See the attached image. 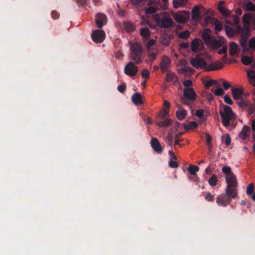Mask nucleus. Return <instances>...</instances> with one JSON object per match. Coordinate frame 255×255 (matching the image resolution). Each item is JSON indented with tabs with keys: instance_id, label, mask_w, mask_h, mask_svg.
Wrapping results in <instances>:
<instances>
[{
	"instance_id": "obj_55",
	"label": "nucleus",
	"mask_w": 255,
	"mask_h": 255,
	"mask_svg": "<svg viewBox=\"0 0 255 255\" xmlns=\"http://www.w3.org/2000/svg\"><path fill=\"white\" fill-rule=\"evenodd\" d=\"M149 75V72L148 70L144 69L141 71V76L143 78L147 79Z\"/></svg>"
},
{
	"instance_id": "obj_31",
	"label": "nucleus",
	"mask_w": 255,
	"mask_h": 255,
	"mask_svg": "<svg viewBox=\"0 0 255 255\" xmlns=\"http://www.w3.org/2000/svg\"><path fill=\"white\" fill-rule=\"evenodd\" d=\"M248 76L250 84L255 86V72L253 70L248 71Z\"/></svg>"
},
{
	"instance_id": "obj_25",
	"label": "nucleus",
	"mask_w": 255,
	"mask_h": 255,
	"mask_svg": "<svg viewBox=\"0 0 255 255\" xmlns=\"http://www.w3.org/2000/svg\"><path fill=\"white\" fill-rule=\"evenodd\" d=\"M188 1V0H173L172 3L175 8H178L185 6Z\"/></svg>"
},
{
	"instance_id": "obj_34",
	"label": "nucleus",
	"mask_w": 255,
	"mask_h": 255,
	"mask_svg": "<svg viewBox=\"0 0 255 255\" xmlns=\"http://www.w3.org/2000/svg\"><path fill=\"white\" fill-rule=\"evenodd\" d=\"M172 121L169 119H166L162 122H158L157 125L159 127H167L171 125Z\"/></svg>"
},
{
	"instance_id": "obj_24",
	"label": "nucleus",
	"mask_w": 255,
	"mask_h": 255,
	"mask_svg": "<svg viewBox=\"0 0 255 255\" xmlns=\"http://www.w3.org/2000/svg\"><path fill=\"white\" fill-rule=\"evenodd\" d=\"M243 91L241 89L234 88L232 89V94L235 100L240 99L243 95Z\"/></svg>"
},
{
	"instance_id": "obj_46",
	"label": "nucleus",
	"mask_w": 255,
	"mask_h": 255,
	"mask_svg": "<svg viewBox=\"0 0 255 255\" xmlns=\"http://www.w3.org/2000/svg\"><path fill=\"white\" fill-rule=\"evenodd\" d=\"M168 115V111L167 110L163 109L159 113L158 116L161 119H164Z\"/></svg>"
},
{
	"instance_id": "obj_36",
	"label": "nucleus",
	"mask_w": 255,
	"mask_h": 255,
	"mask_svg": "<svg viewBox=\"0 0 255 255\" xmlns=\"http://www.w3.org/2000/svg\"><path fill=\"white\" fill-rule=\"evenodd\" d=\"M217 182L218 178L217 175L215 174H213L208 180V183L211 186H215L216 185Z\"/></svg>"
},
{
	"instance_id": "obj_38",
	"label": "nucleus",
	"mask_w": 255,
	"mask_h": 255,
	"mask_svg": "<svg viewBox=\"0 0 255 255\" xmlns=\"http://www.w3.org/2000/svg\"><path fill=\"white\" fill-rule=\"evenodd\" d=\"M158 51L156 49H153V51H152V50L149 51L148 57L150 59V60L151 61H154L155 59V57L158 55Z\"/></svg>"
},
{
	"instance_id": "obj_12",
	"label": "nucleus",
	"mask_w": 255,
	"mask_h": 255,
	"mask_svg": "<svg viewBox=\"0 0 255 255\" xmlns=\"http://www.w3.org/2000/svg\"><path fill=\"white\" fill-rule=\"evenodd\" d=\"M216 203L218 206L226 207L231 203V200L226 195L221 194L217 197Z\"/></svg>"
},
{
	"instance_id": "obj_61",
	"label": "nucleus",
	"mask_w": 255,
	"mask_h": 255,
	"mask_svg": "<svg viewBox=\"0 0 255 255\" xmlns=\"http://www.w3.org/2000/svg\"><path fill=\"white\" fill-rule=\"evenodd\" d=\"M51 16L53 19H56L59 17V14L57 11L53 10L51 12Z\"/></svg>"
},
{
	"instance_id": "obj_15",
	"label": "nucleus",
	"mask_w": 255,
	"mask_h": 255,
	"mask_svg": "<svg viewBox=\"0 0 255 255\" xmlns=\"http://www.w3.org/2000/svg\"><path fill=\"white\" fill-rule=\"evenodd\" d=\"M225 193L230 200L232 199H235L238 197V190L237 189V187H226Z\"/></svg>"
},
{
	"instance_id": "obj_52",
	"label": "nucleus",
	"mask_w": 255,
	"mask_h": 255,
	"mask_svg": "<svg viewBox=\"0 0 255 255\" xmlns=\"http://www.w3.org/2000/svg\"><path fill=\"white\" fill-rule=\"evenodd\" d=\"M224 39H221L219 40H215L213 42V45L215 47H220L221 45L224 43Z\"/></svg>"
},
{
	"instance_id": "obj_23",
	"label": "nucleus",
	"mask_w": 255,
	"mask_h": 255,
	"mask_svg": "<svg viewBox=\"0 0 255 255\" xmlns=\"http://www.w3.org/2000/svg\"><path fill=\"white\" fill-rule=\"evenodd\" d=\"M251 129L249 126H244L241 131L240 132L239 137L242 139H246L250 135Z\"/></svg>"
},
{
	"instance_id": "obj_64",
	"label": "nucleus",
	"mask_w": 255,
	"mask_h": 255,
	"mask_svg": "<svg viewBox=\"0 0 255 255\" xmlns=\"http://www.w3.org/2000/svg\"><path fill=\"white\" fill-rule=\"evenodd\" d=\"M163 106L164 108V110H167L168 111L170 107V104L168 101H164L163 103Z\"/></svg>"
},
{
	"instance_id": "obj_57",
	"label": "nucleus",
	"mask_w": 255,
	"mask_h": 255,
	"mask_svg": "<svg viewBox=\"0 0 255 255\" xmlns=\"http://www.w3.org/2000/svg\"><path fill=\"white\" fill-rule=\"evenodd\" d=\"M224 101L227 104L229 105H232L233 104V101L231 98L228 95H225L224 97Z\"/></svg>"
},
{
	"instance_id": "obj_17",
	"label": "nucleus",
	"mask_w": 255,
	"mask_h": 255,
	"mask_svg": "<svg viewBox=\"0 0 255 255\" xmlns=\"http://www.w3.org/2000/svg\"><path fill=\"white\" fill-rule=\"evenodd\" d=\"M184 96L190 101H194L196 99V94L193 88H186L184 89Z\"/></svg>"
},
{
	"instance_id": "obj_2",
	"label": "nucleus",
	"mask_w": 255,
	"mask_h": 255,
	"mask_svg": "<svg viewBox=\"0 0 255 255\" xmlns=\"http://www.w3.org/2000/svg\"><path fill=\"white\" fill-rule=\"evenodd\" d=\"M153 18L157 24L163 28H168L172 26L173 20L166 13L153 15Z\"/></svg>"
},
{
	"instance_id": "obj_47",
	"label": "nucleus",
	"mask_w": 255,
	"mask_h": 255,
	"mask_svg": "<svg viewBox=\"0 0 255 255\" xmlns=\"http://www.w3.org/2000/svg\"><path fill=\"white\" fill-rule=\"evenodd\" d=\"M190 35V32L187 31H184L179 34V37L182 39H185L188 38Z\"/></svg>"
},
{
	"instance_id": "obj_40",
	"label": "nucleus",
	"mask_w": 255,
	"mask_h": 255,
	"mask_svg": "<svg viewBox=\"0 0 255 255\" xmlns=\"http://www.w3.org/2000/svg\"><path fill=\"white\" fill-rule=\"evenodd\" d=\"M155 41L153 39H150L146 44V46L148 51L153 50L152 47L154 46Z\"/></svg>"
},
{
	"instance_id": "obj_59",
	"label": "nucleus",
	"mask_w": 255,
	"mask_h": 255,
	"mask_svg": "<svg viewBox=\"0 0 255 255\" xmlns=\"http://www.w3.org/2000/svg\"><path fill=\"white\" fill-rule=\"evenodd\" d=\"M218 52L219 54H224L226 55H227V47L226 46H223L222 48L220 49Z\"/></svg>"
},
{
	"instance_id": "obj_48",
	"label": "nucleus",
	"mask_w": 255,
	"mask_h": 255,
	"mask_svg": "<svg viewBox=\"0 0 255 255\" xmlns=\"http://www.w3.org/2000/svg\"><path fill=\"white\" fill-rule=\"evenodd\" d=\"M125 27L127 31L130 32L134 29V25L130 22H127L125 24Z\"/></svg>"
},
{
	"instance_id": "obj_50",
	"label": "nucleus",
	"mask_w": 255,
	"mask_h": 255,
	"mask_svg": "<svg viewBox=\"0 0 255 255\" xmlns=\"http://www.w3.org/2000/svg\"><path fill=\"white\" fill-rule=\"evenodd\" d=\"M214 196L210 192H207L205 195V199L208 202H211L213 201Z\"/></svg>"
},
{
	"instance_id": "obj_43",
	"label": "nucleus",
	"mask_w": 255,
	"mask_h": 255,
	"mask_svg": "<svg viewBox=\"0 0 255 255\" xmlns=\"http://www.w3.org/2000/svg\"><path fill=\"white\" fill-rule=\"evenodd\" d=\"M245 8L248 10H255V5L251 2H247L245 5Z\"/></svg>"
},
{
	"instance_id": "obj_42",
	"label": "nucleus",
	"mask_w": 255,
	"mask_h": 255,
	"mask_svg": "<svg viewBox=\"0 0 255 255\" xmlns=\"http://www.w3.org/2000/svg\"><path fill=\"white\" fill-rule=\"evenodd\" d=\"M254 185L253 183L250 184L247 187L246 193L250 196L254 193Z\"/></svg>"
},
{
	"instance_id": "obj_44",
	"label": "nucleus",
	"mask_w": 255,
	"mask_h": 255,
	"mask_svg": "<svg viewBox=\"0 0 255 255\" xmlns=\"http://www.w3.org/2000/svg\"><path fill=\"white\" fill-rule=\"evenodd\" d=\"M212 92H213L216 96H221L224 94L223 90L221 88H218L215 90H212Z\"/></svg>"
},
{
	"instance_id": "obj_26",
	"label": "nucleus",
	"mask_w": 255,
	"mask_h": 255,
	"mask_svg": "<svg viewBox=\"0 0 255 255\" xmlns=\"http://www.w3.org/2000/svg\"><path fill=\"white\" fill-rule=\"evenodd\" d=\"M202 45L198 39H195L191 43V49L194 52H197L201 49Z\"/></svg>"
},
{
	"instance_id": "obj_5",
	"label": "nucleus",
	"mask_w": 255,
	"mask_h": 255,
	"mask_svg": "<svg viewBox=\"0 0 255 255\" xmlns=\"http://www.w3.org/2000/svg\"><path fill=\"white\" fill-rule=\"evenodd\" d=\"M106 34L103 30H95L91 34L92 40L96 43H102L105 39Z\"/></svg>"
},
{
	"instance_id": "obj_33",
	"label": "nucleus",
	"mask_w": 255,
	"mask_h": 255,
	"mask_svg": "<svg viewBox=\"0 0 255 255\" xmlns=\"http://www.w3.org/2000/svg\"><path fill=\"white\" fill-rule=\"evenodd\" d=\"M140 34L143 39H147L149 37L150 32L147 28H143L140 29Z\"/></svg>"
},
{
	"instance_id": "obj_32",
	"label": "nucleus",
	"mask_w": 255,
	"mask_h": 255,
	"mask_svg": "<svg viewBox=\"0 0 255 255\" xmlns=\"http://www.w3.org/2000/svg\"><path fill=\"white\" fill-rule=\"evenodd\" d=\"M183 127L185 129H195L198 127L197 123L195 121L184 124Z\"/></svg>"
},
{
	"instance_id": "obj_16",
	"label": "nucleus",
	"mask_w": 255,
	"mask_h": 255,
	"mask_svg": "<svg viewBox=\"0 0 255 255\" xmlns=\"http://www.w3.org/2000/svg\"><path fill=\"white\" fill-rule=\"evenodd\" d=\"M226 181L227 184V187H237L238 183L237 177L234 174L226 177Z\"/></svg>"
},
{
	"instance_id": "obj_35",
	"label": "nucleus",
	"mask_w": 255,
	"mask_h": 255,
	"mask_svg": "<svg viewBox=\"0 0 255 255\" xmlns=\"http://www.w3.org/2000/svg\"><path fill=\"white\" fill-rule=\"evenodd\" d=\"M199 170V168L198 166L193 165H189L188 168L189 172L193 175H195L196 174V172H198Z\"/></svg>"
},
{
	"instance_id": "obj_58",
	"label": "nucleus",
	"mask_w": 255,
	"mask_h": 255,
	"mask_svg": "<svg viewBox=\"0 0 255 255\" xmlns=\"http://www.w3.org/2000/svg\"><path fill=\"white\" fill-rule=\"evenodd\" d=\"M126 89V85L125 83L120 85L118 87V90L121 93H124Z\"/></svg>"
},
{
	"instance_id": "obj_39",
	"label": "nucleus",
	"mask_w": 255,
	"mask_h": 255,
	"mask_svg": "<svg viewBox=\"0 0 255 255\" xmlns=\"http://www.w3.org/2000/svg\"><path fill=\"white\" fill-rule=\"evenodd\" d=\"M223 173L226 175V177L231 175L234 174L231 171V168L229 166H224L222 168Z\"/></svg>"
},
{
	"instance_id": "obj_30",
	"label": "nucleus",
	"mask_w": 255,
	"mask_h": 255,
	"mask_svg": "<svg viewBox=\"0 0 255 255\" xmlns=\"http://www.w3.org/2000/svg\"><path fill=\"white\" fill-rule=\"evenodd\" d=\"M166 79L168 82H175L177 81V78L174 73L168 71L166 75Z\"/></svg>"
},
{
	"instance_id": "obj_7",
	"label": "nucleus",
	"mask_w": 255,
	"mask_h": 255,
	"mask_svg": "<svg viewBox=\"0 0 255 255\" xmlns=\"http://www.w3.org/2000/svg\"><path fill=\"white\" fill-rule=\"evenodd\" d=\"M173 16L178 23H184L189 19V13L186 11H182L174 13Z\"/></svg>"
},
{
	"instance_id": "obj_19",
	"label": "nucleus",
	"mask_w": 255,
	"mask_h": 255,
	"mask_svg": "<svg viewBox=\"0 0 255 255\" xmlns=\"http://www.w3.org/2000/svg\"><path fill=\"white\" fill-rule=\"evenodd\" d=\"M225 2L223 0H220L218 5V9L221 13V14L225 16H229L231 13L232 11L229 9L226 8L224 5Z\"/></svg>"
},
{
	"instance_id": "obj_3",
	"label": "nucleus",
	"mask_w": 255,
	"mask_h": 255,
	"mask_svg": "<svg viewBox=\"0 0 255 255\" xmlns=\"http://www.w3.org/2000/svg\"><path fill=\"white\" fill-rule=\"evenodd\" d=\"M220 113L222 123L225 127L229 126L230 121L235 119V114L229 106H224L223 111H221Z\"/></svg>"
},
{
	"instance_id": "obj_27",
	"label": "nucleus",
	"mask_w": 255,
	"mask_h": 255,
	"mask_svg": "<svg viewBox=\"0 0 255 255\" xmlns=\"http://www.w3.org/2000/svg\"><path fill=\"white\" fill-rule=\"evenodd\" d=\"M252 16L250 14H244L243 16V21L244 24V26L246 27L247 30H249V24L250 23Z\"/></svg>"
},
{
	"instance_id": "obj_45",
	"label": "nucleus",
	"mask_w": 255,
	"mask_h": 255,
	"mask_svg": "<svg viewBox=\"0 0 255 255\" xmlns=\"http://www.w3.org/2000/svg\"><path fill=\"white\" fill-rule=\"evenodd\" d=\"M222 138L223 140H224V142L227 145L230 144L231 138L229 134H226L225 136H223Z\"/></svg>"
},
{
	"instance_id": "obj_13",
	"label": "nucleus",
	"mask_w": 255,
	"mask_h": 255,
	"mask_svg": "<svg viewBox=\"0 0 255 255\" xmlns=\"http://www.w3.org/2000/svg\"><path fill=\"white\" fill-rule=\"evenodd\" d=\"M231 26V25H226L225 26L226 34L228 37H233L235 36L236 34L239 33L241 30V27L239 25L234 26L235 28H233Z\"/></svg>"
},
{
	"instance_id": "obj_41",
	"label": "nucleus",
	"mask_w": 255,
	"mask_h": 255,
	"mask_svg": "<svg viewBox=\"0 0 255 255\" xmlns=\"http://www.w3.org/2000/svg\"><path fill=\"white\" fill-rule=\"evenodd\" d=\"M177 160V158H176L175 160L170 159L169 161V166L172 168H177L179 166V165Z\"/></svg>"
},
{
	"instance_id": "obj_28",
	"label": "nucleus",
	"mask_w": 255,
	"mask_h": 255,
	"mask_svg": "<svg viewBox=\"0 0 255 255\" xmlns=\"http://www.w3.org/2000/svg\"><path fill=\"white\" fill-rule=\"evenodd\" d=\"M210 30L209 29H205L202 34V38L205 42L208 43L211 41Z\"/></svg>"
},
{
	"instance_id": "obj_10",
	"label": "nucleus",
	"mask_w": 255,
	"mask_h": 255,
	"mask_svg": "<svg viewBox=\"0 0 255 255\" xmlns=\"http://www.w3.org/2000/svg\"><path fill=\"white\" fill-rule=\"evenodd\" d=\"M205 12V9L202 6H195L192 10V18L197 20L201 17L202 14Z\"/></svg>"
},
{
	"instance_id": "obj_1",
	"label": "nucleus",
	"mask_w": 255,
	"mask_h": 255,
	"mask_svg": "<svg viewBox=\"0 0 255 255\" xmlns=\"http://www.w3.org/2000/svg\"><path fill=\"white\" fill-rule=\"evenodd\" d=\"M131 60L134 61L136 63H140L142 61L143 49L141 45L138 43H134L130 46Z\"/></svg>"
},
{
	"instance_id": "obj_53",
	"label": "nucleus",
	"mask_w": 255,
	"mask_h": 255,
	"mask_svg": "<svg viewBox=\"0 0 255 255\" xmlns=\"http://www.w3.org/2000/svg\"><path fill=\"white\" fill-rule=\"evenodd\" d=\"M204 111L202 109H199L196 111L195 115L199 119H202L203 117Z\"/></svg>"
},
{
	"instance_id": "obj_18",
	"label": "nucleus",
	"mask_w": 255,
	"mask_h": 255,
	"mask_svg": "<svg viewBox=\"0 0 255 255\" xmlns=\"http://www.w3.org/2000/svg\"><path fill=\"white\" fill-rule=\"evenodd\" d=\"M150 143L151 147L155 151L159 153L162 152V148L159 140L156 138H152Z\"/></svg>"
},
{
	"instance_id": "obj_4",
	"label": "nucleus",
	"mask_w": 255,
	"mask_h": 255,
	"mask_svg": "<svg viewBox=\"0 0 255 255\" xmlns=\"http://www.w3.org/2000/svg\"><path fill=\"white\" fill-rule=\"evenodd\" d=\"M190 63L196 69H202L206 71L207 63L206 56L198 55L191 60Z\"/></svg>"
},
{
	"instance_id": "obj_62",
	"label": "nucleus",
	"mask_w": 255,
	"mask_h": 255,
	"mask_svg": "<svg viewBox=\"0 0 255 255\" xmlns=\"http://www.w3.org/2000/svg\"><path fill=\"white\" fill-rule=\"evenodd\" d=\"M183 84L185 87H189L192 85V82L190 80H185L183 82Z\"/></svg>"
},
{
	"instance_id": "obj_9",
	"label": "nucleus",
	"mask_w": 255,
	"mask_h": 255,
	"mask_svg": "<svg viewBox=\"0 0 255 255\" xmlns=\"http://www.w3.org/2000/svg\"><path fill=\"white\" fill-rule=\"evenodd\" d=\"M224 67L223 60L216 61L209 64L207 63L205 71H215L222 69Z\"/></svg>"
},
{
	"instance_id": "obj_49",
	"label": "nucleus",
	"mask_w": 255,
	"mask_h": 255,
	"mask_svg": "<svg viewBox=\"0 0 255 255\" xmlns=\"http://www.w3.org/2000/svg\"><path fill=\"white\" fill-rule=\"evenodd\" d=\"M157 8L154 6H149L145 10L146 14H152L156 12Z\"/></svg>"
},
{
	"instance_id": "obj_60",
	"label": "nucleus",
	"mask_w": 255,
	"mask_h": 255,
	"mask_svg": "<svg viewBox=\"0 0 255 255\" xmlns=\"http://www.w3.org/2000/svg\"><path fill=\"white\" fill-rule=\"evenodd\" d=\"M146 0H131L132 3L135 5H139L142 1H146Z\"/></svg>"
},
{
	"instance_id": "obj_22",
	"label": "nucleus",
	"mask_w": 255,
	"mask_h": 255,
	"mask_svg": "<svg viewBox=\"0 0 255 255\" xmlns=\"http://www.w3.org/2000/svg\"><path fill=\"white\" fill-rule=\"evenodd\" d=\"M170 65L171 60L170 58L167 56L163 57L160 65L161 70L163 72L165 71L170 66Z\"/></svg>"
},
{
	"instance_id": "obj_51",
	"label": "nucleus",
	"mask_w": 255,
	"mask_h": 255,
	"mask_svg": "<svg viewBox=\"0 0 255 255\" xmlns=\"http://www.w3.org/2000/svg\"><path fill=\"white\" fill-rule=\"evenodd\" d=\"M215 28L217 33L221 31L223 28L222 24L220 22H216L215 23Z\"/></svg>"
},
{
	"instance_id": "obj_11",
	"label": "nucleus",
	"mask_w": 255,
	"mask_h": 255,
	"mask_svg": "<svg viewBox=\"0 0 255 255\" xmlns=\"http://www.w3.org/2000/svg\"><path fill=\"white\" fill-rule=\"evenodd\" d=\"M95 17V22L99 28H102L107 22V17L103 13H98L96 15Z\"/></svg>"
},
{
	"instance_id": "obj_54",
	"label": "nucleus",
	"mask_w": 255,
	"mask_h": 255,
	"mask_svg": "<svg viewBox=\"0 0 255 255\" xmlns=\"http://www.w3.org/2000/svg\"><path fill=\"white\" fill-rule=\"evenodd\" d=\"M249 46L250 48L255 50V37L252 38L249 40Z\"/></svg>"
},
{
	"instance_id": "obj_6",
	"label": "nucleus",
	"mask_w": 255,
	"mask_h": 255,
	"mask_svg": "<svg viewBox=\"0 0 255 255\" xmlns=\"http://www.w3.org/2000/svg\"><path fill=\"white\" fill-rule=\"evenodd\" d=\"M238 105L242 110L247 111L249 115L252 114L255 109V106L249 100H242L238 102Z\"/></svg>"
},
{
	"instance_id": "obj_8",
	"label": "nucleus",
	"mask_w": 255,
	"mask_h": 255,
	"mask_svg": "<svg viewBox=\"0 0 255 255\" xmlns=\"http://www.w3.org/2000/svg\"><path fill=\"white\" fill-rule=\"evenodd\" d=\"M124 71L127 75L134 76L138 72V67L133 62H129L125 66Z\"/></svg>"
},
{
	"instance_id": "obj_63",
	"label": "nucleus",
	"mask_w": 255,
	"mask_h": 255,
	"mask_svg": "<svg viewBox=\"0 0 255 255\" xmlns=\"http://www.w3.org/2000/svg\"><path fill=\"white\" fill-rule=\"evenodd\" d=\"M205 135H206V138L207 144H208V145L211 144V141H212V137H211V135L207 133H206Z\"/></svg>"
},
{
	"instance_id": "obj_21",
	"label": "nucleus",
	"mask_w": 255,
	"mask_h": 255,
	"mask_svg": "<svg viewBox=\"0 0 255 255\" xmlns=\"http://www.w3.org/2000/svg\"><path fill=\"white\" fill-rule=\"evenodd\" d=\"M240 51V48L238 45L235 42L230 43L229 52L232 56H238Z\"/></svg>"
},
{
	"instance_id": "obj_14",
	"label": "nucleus",
	"mask_w": 255,
	"mask_h": 255,
	"mask_svg": "<svg viewBox=\"0 0 255 255\" xmlns=\"http://www.w3.org/2000/svg\"><path fill=\"white\" fill-rule=\"evenodd\" d=\"M180 64L183 66V67L178 70V72L181 73L182 72L185 73L187 75H192L194 73V70L189 66H186V62L184 60L180 61Z\"/></svg>"
},
{
	"instance_id": "obj_29",
	"label": "nucleus",
	"mask_w": 255,
	"mask_h": 255,
	"mask_svg": "<svg viewBox=\"0 0 255 255\" xmlns=\"http://www.w3.org/2000/svg\"><path fill=\"white\" fill-rule=\"evenodd\" d=\"M187 112L184 109L177 111L176 113V117L179 120H183L187 116Z\"/></svg>"
},
{
	"instance_id": "obj_20",
	"label": "nucleus",
	"mask_w": 255,
	"mask_h": 255,
	"mask_svg": "<svg viewBox=\"0 0 255 255\" xmlns=\"http://www.w3.org/2000/svg\"><path fill=\"white\" fill-rule=\"evenodd\" d=\"M132 101L136 106H140L143 104V100L141 94L139 93L134 94L131 98Z\"/></svg>"
},
{
	"instance_id": "obj_56",
	"label": "nucleus",
	"mask_w": 255,
	"mask_h": 255,
	"mask_svg": "<svg viewBox=\"0 0 255 255\" xmlns=\"http://www.w3.org/2000/svg\"><path fill=\"white\" fill-rule=\"evenodd\" d=\"M233 20L234 21V24H232L231 25L234 26H237L238 25V23L239 22V18L237 16H232Z\"/></svg>"
},
{
	"instance_id": "obj_37",
	"label": "nucleus",
	"mask_w": 255,
	"mask_h": 255,
	"mask_svg": "<svg viewBox=\"0 0 255 255\" xmlns=\"http://www.w3.org/2000/svg\"><path fill=\"white\" fill-rule=\"evenodd\" d=\"M242 62L245 65L250 64L253 60V57H249L247 56H243L242 58Z\"/></svg>"
}]
</instances>
